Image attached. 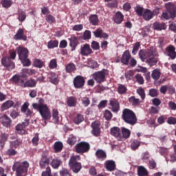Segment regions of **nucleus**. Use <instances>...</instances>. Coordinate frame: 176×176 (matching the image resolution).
I'll return each instance as SVG.
<instances>
[{
  "mask_svg": "<svg viewBox=\"0 0 176 176\" xmlns=\"http://www.w3.org/2000/svg\"><path fill=\"white\" fill-rule=\"evenodd\" d=\"M34 109L38 111L43 120H50L52 114L50 113V109L47 107V104H45V100L40 98L38 103H34L32 104Z\"/></svg>",
  "mask_w": 176,
  "mask_h": 176,
  "instance_id": "1",
  "label": "nucleus"
},
{
  "mask_svg": "<svg viewBox=\"0 0 176 176\" xmlns=\"http://www.w3.org/2000/svg\"><path fill=\"white\" fill-rule=\"evenodd\" d=\"M29 168L30 163L27 161L16 162L12 166V171H16V176H25Z\"/></svg>",
  "mask_w": 176,
  "mask_h": 176,
  "instance_id": "2",
  "label": "nucleus"
},
{
  "mask_svg": "<svg viewBox=\"0 0 176 176\" xmlns=\"http://www.w3.org/2000/svg\"><path fill=\"white\" fill-rule=\"evenodd\" d=\"M122 118L125 123L134 126L137 123L135 113L129 109H124L122 111Z\"/></svg>",
  "mask_w": 176,
  "mask_h": 176,
  "instance_id": "3",
  "label": "nucleus"
},
{
  "mask_svg": "<svg viewBox=\"0 0 176 176\" xmlns=\"http://www.w3.org/2000/svg\"><path fill=\"white\" fill-rule=\"evenodd\" d=\"M167 12H162V20H170L176 17V6L174 3H168L165 5Z\"/></svg>",
  "mask_w": 176,
  "mask_h": 176,
  "instance_id": "4",
  "label": "nucleus"
},
{
  "mask_svg": "<svg viewBox=\"0 0 176 176\" xmlns=\"http://www.w3.org/2000/svg\"><path fill=\"white\" fill-rule=\"evenodd\" d=\"M77 160H80V157L79 155L72 156L69 161V166L71 170L76 174H78V173L82 170V164L78 162Z\"/></svg>",
  "mask_w": 176,
  "mask_h": 176,
  "instance_id": "5",
  "label": "nucleus"
},
{
  "mask_svg": "<svg viewBox=\"0 0 176 176\" xmlns=\"http://www.w3.org/2000/svg\"><path fill=\"white\" fill-rule=\"evenodd\" d=\"M108 75V71L103 69L102 71L96 72L92 74V77L96 83L101 85L105 82V77Z\"/></svg>",
  "mask_w": 176,
  "mask_h": 176,
  "instance_id": "6",
  "label": "nucleus"
},
{
  "mask_svg": "<svg viewBox=\"0 0 176 176\" xmlns=\"http://www.w3.org/2000/svg\"><path fill=\"white\" fill-rule=\"evenodd\" d=\"M90 151V144L86 142H81L76 145L77 153H86Z\"/></svg>",
  "mask_w": 176,
  "mask_h": 176,
  "instance_id": "7",
  "label": "nucleus"
},
{
  "mask_svg": "<svg viewBox=\"0 0 176 176\" xmlns=\"http://www.w3.org/2000/svg\"><path fill=\"white\" fill-rule=\"evenodd\" d=\"M1 64L6 68V69H8V71H12V69H14V62L12 61L10 57L8 56L1 58Z\"/></svg>",
  "mask_w": 176,
  "mask_h": 176,
  "instance_id": "8",
  "label": "nucleus"
},
{
  "mask_svg": "<svg viewBox=\"0 0 176 176\" xmlns=\"http://www.w3.org/2000/svg\"><path fill=\"white\" fill-rule=\"evenodd\" d=\"M91 127L92 129L91 134H93L94 137H99L101 134V122L98 120H96L91 123Z\"/></svg>",
  "mask_w": 176,
  "mask_h": 176,
  "instance_id": "9",
  "label": "nucleus"
},
{
  "mask_svg": "<svg viewBox=\"0 0 176 176\" xmlns=\"http://www.w3.org/2000/svg\"><path fill=\"white\" fill-rule=\"evenodd\" d=\"M28 124H30V120H25L23 122L18 124L15 127L16 133L21 135L27 134V131L24 129H25Z\"/></svg>",
  "mask_w": 176,
  "mask_h": 176,
  "instance_id": "10",
  "label": "nucleus"
},
{
  "mask_svg": "<svg viewBox=\"0 0 176 176\" xmlns=\"http://www.w3.org/2000/svg\"><path fill=\"white\" fill-rule=\"evenodd\" d=\"M86 81L85 77L82 76H77L74 78L73 84L75 89H83Z\"/></svg>",
  "mask_w": 176,
  "mask_h": 176,
  "instance_id": "11",
  "label": "nucleus"
},
{
  "mask_svg": "<svg viewBox=\"0 0 176 176\" xmlns=\"http://www.w3.org/2000/svg\"><path fill=\"white\" fill-rule=\"evenodd\" d=\"M153 56V50H148L146 52L144 51V50H140L139 52V57L140 60L143 62L147 61L149 57H152Z\"/></svg>",
  "mask_w": 176,
  "mask_h": 176,
  "instance_id": "12",
  "label": "nucleus"
},
{
  "mask_svg": "<svg viewBox=\"0 0 176 176\" xmlns=\"http://www.w3.org/2000/svg\"><path fill=\"white\" fill-rule=\"evenodd\" d=\"M52 157H48L46 153H43L41 155V159L39 162V166L41 168H46L47 166L50 164V160Z\"/></svg>",
  "mask_w": 176,
  "mask_h": 176,
  "instance_id": "13",
  "label": "nucleus"
},
{
  "mask_svg": "<svg viewBox=\"0 0 176 176\" xmlns=\"http://www.w3.org/2000/svg\"><path fill=\"white\" fill-rule=\"evenodd\" d=\"M17 54L19 60H24L25 58H28V49L23 47H19L17 48Z\"/></svg>",
  "mask_w": 176,
  "mask_h": 176,
  "instance_id": "14",
  "label": "nucleus"
},
{
  "mask_svg": "<svg viewBox=\"0 0 176 176\" xmlns=\"http://www.w3.org/2000/svg\"><path fill=\"white\" fill-rule=\"evenodd\" d=\"M109 106L113 112H119L120 110V104L116 98H112L109 100Z\"/></svg>",
  "mask_w": 176,
  "mask_h": 176,
  "instance_id": "15",
  "label": "nucleus"
},
{
  "mask_svg": "<svg viewBox=\"0 0 176 176\" xmlns=\"http://www.w3.org/2000/svg\"><path fill=\"white\" fill-rule=\"evenodd\" d=\"M80 54L82 56H90V54H93V50L90 47V45L84 44L82 47L80 48Z\"/></svg>",
  "mask_w": 176,
  "mask_h": 176,
  "instance_id": "16",
  "label": "nucleus"
},
{
  "mask_svg": "<svg viewBox=\"0 0 176 176\" xmlns=\"http://www.w3.org/2000/svg\"><path fill=\"white\" fill-rule=\"evenodd\" d=\"M130 60H131V54H130V51L126 50L122 54L120 61L124 65H129Z\"/></svg>",
  "mask_w": 176,
  "mask_h": 176,
  "instance_id": "17",
  "label": "nucleus"
},
{
  "mask_svg": "<svg viewBox=\"0 0 176 176\" xmlns=\"http://www.w3.org/2000/svg\"><path fill=\"white\" fill-rule=\"evenodd\" d=\"M166 52L167 56L171 58V60H175L176 58V52L175 47L174 45H170L166 48Z\"/></svg>",
  "mask_w": 176,
  "mask_h": 176,
  "instance_id": "18",
  "label": "nucleus"
},
{
  "mask_svg": "<svg viewBox=\"0 0 176 176\" xmlns=\"http://www.w3.org/2000/svg\"><path fill=\"white\" fill-rule=\"evenodd\" d=\"M14 38L15 41H27V36L24 34V29L19 28Z\"/></svg>",
  "mask_w": 176,
  "mask_h": 176,
  "instance_id": "19",
  "label": "nucleus"
},
{
  "mask_svg": "<svg viewBox=\"0 0 176 176\" xmlns=\"http://www.w3.org/2000/svg\"><path fill=\"white\" fill-rule=\"evenodd\" d=\"M0 122L5 127H10L12 120L6 114H3L0 117Z\"/></svg>",
  "mask_w": 176,
  "mask_h": 176,
  "instance_id": "20",
  "label": "nucleus"
},
{
  "mask_svg": "<svg viewBox=\"0 0 176 176\" xmlns=\"http://www.w3.org/2000/svg\"><path fill=\"white\" fill-rule=\"evenodd\" d=\"M110 134L113 137H115V138H120V140L122 138V133L120 131V128L118 126L111 128Z\"/></svg>",
  "mask_w": 176,
  "mask_h": 176,
  "instance_id": "21",
  "label": "nucleus"
},
{
  "mask_svg": "<svg viewBox=\"0 0 176 176\" xmlns=\"http://www.w3.org/2000/svg\"><path fill=\"white\" fill-rule=\"evenodd\" d=\"M11 82L22 87L24 83V80L21 79V76H20V74H15L12 77Z\"/></svg>",
  "mask_w": 176,
  "mask_h": 176,
  "instance_id": "22",
  "label": "nucleus"
},
{
  "mask_svg": "<svg viewBox=\"0 0 176 176\" xmlns=\"http://www.w3.org/2000/svg\"><path fill=\"white\" fill-rule=\"evenodd\" d=\"M35 74H36V71H35V69H23L21 73V77L28 78V76H31V75H35Z\"/></svg>",
  "mask_w": 176,
  "mask_h": 176,
  "instance_id": "23",
  "label": "nucleus"
},
{
  "mask_svg": "<svg viewBox=\"0 0 176 176\" xmlns=\"http://www.w3.org/2000/svg\"><path fill=\"white\" fill-rule=\"evenodd\" d=\"M123 19H124V15L118 11L113 17V21H114L116 24H122V23H123Z\"/></svg>",
  "mask_w": 176,
  "mask_h": 176,
  "instance_id": "24",
  "label": "nucleus"
},
{
  "mask_svg": "<svg viewBox=\"0 0 176 176\" xmlns=\"http://www.w3.org/2000/svg\"><path fill=\"white\" fill-rule=\"evenodd\" d=\"M94 35L95 38H103V39H108L109 38V35L105 32H102L101 29H97L94 32Z\"/></svg>",
  "mask_w": 176,
  "mask_h": 176,
  "instance_id": "25",
  "label": "nucleus"
},
{
  "mask_svg": "<svg viewBox=\"0 0 176 176\" xmlns=\"http://www.w3.org/2000/svg\"><path fill=\"white\" fill-rule=\"evenodd\" d=\"M9 138V134L6 133H3L0 135V148L1 149H3V147L5 146V144L6 141H8Z\"/></svg>",
  "mask_w": 176,
  "mask_h": 176,
  "instance_id": "26",
  "label": "nucleus"
},
{
  "mask_svg": "<svg viewBox=\"0 0 176 176\" xmlns=\"http://www.w3.org/2000/svg\"><path fill=\"white\" fill-rule=\"evenodd\" d=\"M121 133H122L121 138H124L125 140L130 138V135H131V131H130V129L125 127L121 128Z\"/></svg>",
  "mask_w": 176,
  "mask_h": 176,
  "instance_id": "27",
  "label": "nucleus"
},
{
  "mask_svg": "<svg viewBox=\"0 0 176 176\" xmlns=\"http://www.w3.org/2000/svg\"><path fill=\"white\" fill-rule=\"evenodd\" d=\"M153 29L156 31H162L167 28V25L164 23L155 22L153 25Z\"/></svg>",
  "mask_w": 176,
  "mask_h": 176,
  "instance_id": "28",
  "label": "nucleus"
},
{
  "mask_svg": "<svg viewBox=\"0 0 176 176\" xmlns=\"http://www.w3.org/2000/svg\"><path fill=\"white\" fill-rule=\"evenodd\" d=\"M142 16L143 19L146 20V21H149V20L153 19V12L151 11V10L146 9L144 10Z\"/></svg>",
  "mask_w": 176,
  "mask_h": 176,
  "instance_id": "29",
  "label": "nucleus"
},
{
  "mask_svg": "<svg viewBox=\"0 0 176 176\" xmlns=\"http://www.w3.org/2000/svg\"><path fill=\"white\" fill-rule=\"evenodd\" d=\"M36 86V81L32 78L28 80L25 82L23 81V85L22 87L24 89L25 87H35Z\"/></svg>",
  "mask_w": 176,
  "mask_h": 176,
  "instance_id": "30",
  "label": "nucleus"
},
{
  "mask_svg": "<svg viewBox=\"0 0 176 176\" xmlns=\"http://www.w3.org/2000/svg\"><path fill=\"white\" fill-rule=\"evenodd\" d=\"M50 82L53 85H58V76L56 73H51L48 77Z\"/></svg>",
  "mask_w": 176,
  "mask_h": 176,
  "instance_id": "31",
  "label": "nucleus"
},
{
  "mask_svg": "<svg viewBox=\"0 0 176 176\" xmlns=\"http://www.w3.org/2000/svg\"><path fill=\"white\" fill-rule=\"evenodd\" d=\"M69 41H70L69 46L72 47V50H75L76 49V46L79 44L78 38L76 36H72L69 38Z\"/></svg>",
  "mask_w": 176,
  "mask_h": 176,
  "instance_id": "32",
  "label": "nucleus"
},
{
  "mask_svg": "<svg viewBox=\"0 0 176 176\" xmlns=\"http://www.w3.org/2000/svg\"><path fill=\"white\" fill-rule=\"evenodd\" d=\"M105 164H106L105 167L108 171H113V170L116 168V164H115V161H112V160L107 161Z\"/></svg>",
  "mask_w": 176,
  "mask_h": 176,
  "instance_id": "33",
  "label": "nucleus"
},
{
  "mask_svg": "<svg viewBox=\"0 0 176 176\" xmlns=\"http://www.w3.org/2000/svg\"><path fill=\"white\" fill-rule=\"evenodd\" d=\"M146 63L151 67H153V65H156V64H157V59L155 58V54L153 53V56L151 57H148Z\"/></svg>",
  "mask_w": 176,
  "mask_h": 176,
  "instance_id": "34",
  "label": "nucleus"
},
{
  "mask_svg": "<svg viewBox=\"0 0 176 176\" xmlns=\"http://www.w3.org/2000/svg\"><path fill=\"white\" fill-rule=\"evenodd\" d=\"M62 163L63 162L61 161V160L58 158H54L50 162V164L53 168H58V167L61 166Z\"/></svg>",
  "mask_w": 176,
  "mask_h": 176,
  "instance_id": "35",
  "label": "nucleus"
},
{
  "mask_svg": "<svg viewBox=\"0 0 176 176\" xmlns=\"http://www.w3.org/2000/svg\"><path fill=\"white\" fill-rule=\"evenodd\" d=\"M96 156L99 160H105L107 159V153L103 150H98L96 153Z\"/></svg>",
  "mask_w": 176,
  "mask_h": 176,
  "instance_id": "36",
  "label": "nucleus"
},
{
  "mask_svg": "<svg viewBox=\"0 0 176 176\" xmlns=\"http://www.w3.org/2000/svg\"><path fill=\"white\" fill-rule=\"evenodd\" d=\"M78 100L74 96H70L67 98V104L68 107H76Z\"/></svg>",
  "mask_w": 176,
  "mask_h": 176,
  "instance_id": "37",
  "label": "nucleus"
},
{
  "mask_svg": "<svg viewBox=\"0 0 176 176\" xmlns=\"http://www.w3.org/2000/svg\"><path fill=\"white\" fill-rule=\"evenodd\" d=\"M13 105H14V102H13L12 100H8L2 104L1 108L3 111H6V109H9V108H12Z\"/></svg>",
  "mask_w": 176,
  "mask_h": 176,
  "instance_id": "38",
  "label": "nucleus"
},
{
  "mask_svg": "<svg viewBox=\"0 0 176 176\" xmlns=\"http://www.w3.org/2000/svg\"><path fill=\"white\" fill-rule=\"evenodd\" d=\"M160 75H162V73L160 72V69H155L153 71L151 74V77L154 80H159L160 78Z\"/></svg>",
  "mask_w": 176,
  "mask_h": 176,
  "instance_id": "39",
  "label": "nucleus"
},
{
  "mask_svg": "<svg viewBox=\"0 0 176 176\" xmlns=\"http://www.w3.org/2000/svg\"><path fill=\"white\" fill-rule=\"evenodd\" d=\"M129 102H130V104H131V105H133V107H138L140 102V100L135 98V96H131L129 98Z\"/></svg>",
  "mask_w": 176,
  "mask_h": 176,
  "instance_id": "40",
  "label": "nucleus"
},
{
  "mask_svg": "<svg viewBox=\"0 0 176 176\" xmlns=\"http://www.w3.org/2000/svg\"><path fill=\"white\" fill-rule=\"evenodd\" d=\"M48 49L58 47V40H51L47 43Z\"/></svg>",
  "mask_w": 176,
  "mask_h": 176,
  "instance_id": "41",
  "label": "nucleus"
},
{
  "mask_svg": "<svg viewBox=\"0 0 176 176\" xmlns=\"http://www.w3.org/2000/svg\"><path fill=\"white\" fill-rule=\"evenodd\" d=\"M89 22L92 25H98V16L93 14L89 16Z\"/></svg>",
  "mask_w": 176,
  "mask_h": 176,
  "instance_id": "42",
  "label": "nucleus"
},
{
  "mask_svg": "<svg viewBox=\"0 0 176 176\" xmlns=\"http://www.w3.org/2000/svg\"><path fill=\"white\" fill-rule=\"evenodd\" d=\"M118 93L119 94H126L127 93V87L123 84H118Z\"/></svg>",
  "mask_w": 176,
  "mask_h": 176,
  "instance_id": "43",
  "label": "nucleus"
},
{
  "mask_svg": "<svg viewBox=\"0 0 176 176\" xmlns=\"http://www.w3.org/2000/svg\"><path fill=\"white\" fill-rule=\"evenodd\" d=\"M63 145L61 142H56L54 143V149L56 153L63 151Z\"/></svg>",
  "mask_w": 176,
  "mask_h": 176,
  "instance_id": "44",
  "label": "nucleus"
},
{
  "mask_svg": "<svg viewBox=\"0 0 176 176\" xmlns=\"http://www.w3.org/2000/svg\"><path fill=\"white\" fill-rule=\"evenodd\" d=\"M140 145H141V142L134 140L131 144V148L132 151H137L138 148H140Z\"/></svg>",
  "mask_w": 176,
  "mask_h": 176,
  "instance_id": "45",
  "label": "nucleus"
},
{
  "mask_svg": "<svg viewBox=\"0 0 176 176\" xmlns=\"http://www.w3.org/2000/svg\"><path fill=\"white\" fill-rule=\"evenodd\" d=\"M138 174L139 176H147L148 170L144 166H140L138 168Z\"/></svg>",
  "mask_w": 176,
  "mask_h": 176,
  "instance_id": "46",
  "label": "nucleus"
},
{
  "mask_svg": "<svg viewBox=\"0 0 176 176\" xmlns=\"http://www.w3.org/2000/svg\"><path fill=\"white\" fill-rule=\"evenodd\" d=\"M76 141H78V140L76 139V136H74V135H70L67 139V144L72 146L73 145H75V144H76Z\"/></svg>",
  "mask_w": 176,
  "mask_h": 176,
  "instance_id": "47",
  "label": "nucleus"
},
{
  "mask_svg": "<svg viewBox=\"0 0 176 176\" xmlns=\"http://www.w3.org/2000/svg\"><path fill=\"white\" fill-rule=\"evenodd\" d=\"M18 19L21 23H23L27 17V15L25 14V12L20 10L18 11Z\"/></svg>",
  "mask_w": 176,
  "mask_h": 176,
  "instance_id": "48",
  "label": "nucleus"
},
{
  "mask_svg": "<svg viewBox=\"0 0 176 176\" xmlns=\"http://www.w3.org/2000/svg\"><path fill=\"white\" fill-rule=\"evenodd\" d=\"M83 120H85V117H83V115L81 114H77V116L74 119L75 124H79L82 123Z\"/></svg>",
  "mask_w": 176,
  "mask_h": 176,
  "instance_id": "49",
  "label": "nucleus"
},
{
  "mask_svg": "<svg viewBox=\"0 0 176 176\" xmlns=\"http://www.w3.org/2000/svg\"><path fill=\"white\" fill-rule=\"evenodd\" d=\"M65 69H66V72L71 74V72H74V71L76 69V66L74 63H69L66 66Z\"/></svg>",
  "mask_w": 176,
  "mask_h": 176,
  "instance_id": "50",
  "label": "nucleus"
},
{
  "mask_svg": "<svg viewBox=\"0 0 176 176\" xmlns=\"http://www.w3.org/2000/svg\"><path fill=\"white\" fill-rule=\"evenodd\" d=\"M34 65L36 68H43V67H45V62L40 59H36L34 61Z\"/></svg>",
  "mask_w": 176,
  "mask_h": 176,
  "instance_id": "51",
  "label": "nucleus"
},
{
  "mask_svg": "<svg viewBox=\"0 0 176 176\" xmlns=\"http://www.w3.org/2000/svg\"><path fill=\"white\" fill-rule=\"evenodd\" d=\"M3 8H10L12 6V5H13V1H12V0H1V2Z\"/></svg>",
  "mask_w": 176,
  "mask_h": 176,
  "instance_id": "52",
  "label": "nucleus"
},
{
  "mask_svg": "<svg viewBox=\"0 0 176 176\" xmlns=\"http://www.w3.org/2000/svg\"><path fill=\"white\" fill-rule=\"evenodd\" d=\"M45 21H47L48 24H53L56 23V18L52 14H48L45 16Z\"/></svg>",
  "mask_w": 176,
  "mask_h": 176,
  "instance_id": "53",
  "label": "nucleus"
},
{
  "mask_svg": "<svg viewBox=\"0 0 176 176\" xmlns=\"http://www.w3.org/2000/svg\"><path fill=\"white\" fill-rule=\"evenodd\" d=\"M57 59L56 58L52 59L48 65L50 69H56V68H57Z\"/></svg>",
  "mask_w": 176,
  "mask_h": 176,
  "instance_id": "54",
  "label": "nucleus"
},
{
  "mask_svg": "<svg viewBox=\"0 0 176 176\" xmlns=\"http://www.w3.org/2000/svg\"><path fill=\"white\" fill-rule=\"evenodd\" d=\"M52 118L55 122V123H58V120L60 118L58 117V111L56 109L52 110Z\"/></svg>",
  "mask_w": 176,
  "mask_h": 176,
  "instance_id": "55",
  "label": "nucleus"
},
{
  "mask_svg": "<svg viewBox=\"0 0 176 176\" xmlns=\"http://www.w3.org/2000/svg\"><path fill=\"white\" fill-rule=\"evenodd\" d=\"M107 6L110 9L118 8V0H111V1L107 3Z\"/></svg>",
  "mask_w": 176,
  "mask_h": 176,
  "instance_id": "56",
  "label": "nucleus"
},
{
  "mask_svg": "<svg viewBox=\"0 0 176 176\" xmlns=\"http://www.w3.org/2000/svg\"><path fill=\"white\" fill-rule=\"evenodd\" d=\"M32 142L35 146H38L39 144V133H36L35 134L34 137L32 140Z\"/></svg>",
  "mask_w": 176,
  "mask_h": 176,
  "instance_id": "57",
  "label": "nucleus"
},
{
  "mask_svg": "<svg viewBox=\"0 0 176 176\" xmlns=\"http://www.w3.org/2000/svg\"><path fill=\"white\" fill-rule=\"evenodd\" d=\"M104 118L106 120H111V119H112V113L109 110H105L104 113Z\"/></svg>",
  "mask_w": 176,
  "mask_h": 176,
  "instance_id": "58",
  "label": "nucleus"
},
{
  "mask_svg": "<svg viewBox=\"0 0 176 176\" xmlns=\"http://www.w3.org/2000/svg\"><path fill=\"white\" fill-rule=\"evenodd\" d=\"M93 50H100V43L96 41H93L91 43Z\"/></svg>",
  "mask_w": 176,
  "mask_h": 176,
  "instance_id": "59",
  "label": "nucleus"
},
{
  "mask_svg": "<svg viewBox=\"0 0 176 176\" xmlns=\"http://www.w3.org/2000/svg\"><path fill=\"white\" fill-rule=\"evenodd\" d=\"M88 65L90 67V68H92V69H94V68H97L98 67V63L96 62L94 60H91L88 61Z\"/></svg>",
  "mask_w": 176,
  "mask_h": 176,
  "instance_id": "60",
  "label": "nucleus"
},
{
  "mask_svg": "<svg viewBox=\"0 0 176 176\" xmlns=\"http://www.w3.org/2000/svg\"><path fill=\"white\" fill-rule=\"evenodd\" d=\"M135 12L138 14V16H142L144 14V8L140 6H137L136 8H135Z\"/></svg>",
  "mask_w": 176,
  "mask_h": 176,
  "instance_id": "61",
  "label": "nucleus"
},
{
  "mask_svg": "<svg viewBox=\"0 0 176 176\" xmlns=\"http://www.w3.org/2000/svg\"><path fill=\"white\" fill-rule=\"evenodd\" d=\"M137 93L140 96L142 100H145V90L142 88H139L137 89Z\"/></svg>",
  "mask_w": 176,
  "mask_h": 176,
  "instance_id": "62",
  "label": "nucleus"
},
{
  "mask_svg": "<svg viewBox=\"0 0 176 176\" xmlns=\"http://www.w3.org/2000/svg\"><path fill=\"white\" fill-rule=\"evenodd\" d=\"M82 101V105H84V107H87L89 104H90V98H87V97H83L81 99Z\"/></svg>",
  "mask_w": 176,
  "mask_h": 176,
  "instance_id": "63",
  "label": "nucleus"
},
{
  "mask_svg": "<svg viewBox=\"0 0 176 176\" xmlns=\"http://www.w3.org/2000/svg\"><path fill=\"white\" fill-rule=\"evenodd\" d=\"M174 153L170 155V162L174 163L176 162V144L173 146Z\"/></svg>",
  "mask_w": 176,
  "mask_h": 176,
  "instance_id": "64",
  "label": "nucleus"
}]
</instances>
